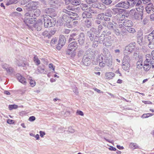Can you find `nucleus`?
I'll use <instances>...</instances> for the list:
<instances>
[{
	"label": "nucleus",
	"mask_w": 154,
	"mask_h": 154,
	"mask_svg": "<svg viewBox=\"0 0 154 154\" xmlns=\"http://www.w3.org/2000/svg\"><path fill=\"white\" fill-rule=\"evenodd\" d=\"M44 26L46 28L54 26L56 23L55 19L48 15H44Z\"/></svg>",
	"instance_id": "obj_1"
},
{
	"label": "nucleus",
	"mask_w": 154,
	"mask_h": 154,
	"mask_svg": "<svg viewBox=\"0 0 154 154\" xmlns=\"http://www.w3.org/2000/svg\"><path fill=\"white\" fill-rule=\"evenodd\" d=\"M146 59L144 63L143 69L145 71L147 72L150 69L151 65H152L150 55V54H146Z\"/></svg>",
	"instance_id": "obj_2"
},
{
	"label": "nucleus",
	"mask_w": 154,
	"mask_h": 154,
	"mask_svg": "<svg viewBox=\"0 0 154 154\" xmlns=\"http://www.w3.org/2000/svg\"><path fill=\"white\" fill-rule=\"evenodd\" d=\"M130 58L128 56H125L124 57L122 60V68L124 70H127L129 69L130 67Z\"/></svg>",
	"instance_id": "obj_3"
},
{
	"label": "nucleus",
	"mask_w": 154,
	"mask_h": 154,
	"mask_svg": "<svg viewBox=\"0 0 154 154\" xmlns=\"http://www.w3.org/2000/svg\"><path fill=\"white\" fill-rule=\"evenodd\" d=\"M143 6L140 5L137 8V11L133 18L135 20H139L140 19H143Z\"/></svg>",
	"instance_id": "obj_4"
},
{
	"label": "nucleus",
	"mask_w": 154,
	"mask_h": 154,
	"mask_svg": "<svg viewBox=\"0 0 154 154\" xmlns=\"http://www.w3.org/2000/svg\"><path fill=\"white\" fill-rule=\"evenodd\" d=\"M24 16L25 17L24 22L27 26L29 24L33 23L35 21V18L30 17L32 16L29 12L26 13Z\"/></svg>",
	"instance_id": "obj_5"
},
{
	"label": "nucleus",
	"mask_w": 154,
	"mask_h": 154,
	"mask_svg": "<svg viewBox=\"0 0 154 154\" xmlns=\"http://www.w3.org/2000/svg\"><path fill=\"white\" fill-rule=\"evenodd\" d=\"M38 2L32 1L26 5L25 6L26 8V10L28 11L35 10L38 8Z\"/></svg>",
	"instance_id": "obj_6"
},
{
	"label": "nucleus",
	"mask_w": 154,
	"mask_h": 154,
	"mask_svg": "<svg viewBox=\"0 0 154 154\" xmlns=\"http://www.w3.org/2000/svg\"><path fill=\"white\" fill-rule=\"evenodd\" d=\"M66 39L64 36L63 35L60 36L57 45L56 47L57 49L58 50L61 49L62 47L64 45Z\"/></svg>",
	"instance_id": "obj_7"
},
{
	"label": "nucleus",
	"mask_w": 154,
	"mask_h": 154,
	"mask_svg": "<svg viewBox=\"0 0 154 154\" xmlns=\"http://www.w3.org/2000/svg\"><path fill=\"white\" fill-rule=\"evenodd\" d=\"M116 6L117 7L128 9L130 6V2L127 1L121 2L118 4Z\"/></svg>",
	"instance_id": "obj_8"
},
{
	"label": "nucleus",
	"mask_w": 154,
	"mask_h": 154,
	"mask_svg": "<svg viewBox=\"0 0 154 154\" xmlns=\"http://www.w3.org/2000/svg\"><path fill=\"white\" fill-rule=\"evenodd\" d=\"M92 13H94V12L93 10L91 9L85 11L82 14V17L84 18H91Z\"/></svg>",
	"instance_id": "obj_9"
},
{
	"label": "nucleus",
	"mask_w": 154,
	"mask_h": 154,
	"mask_svg": "<svg viewBox=\"0 0 154 154\" xmlns=\"http://www.w3.org/2000/svg\"><path fill=\"white\" fill-rule=\"evenodd\" d=\"M115 76L114 73L112 72H106L105 74V78L109 80L112 79Z\"/></svg>",
	"instance_id": "obj_10"
},
{
	"label": "nucleus",
	"mask_w": 154,
	"mask_h": 154,
	"mask_svg": "<svg viewBox=\"0 0 154 154\" xmlns=\"http://www.w3.org/2000/svg\"><path fill=\"white\" fill-rule=\"evenodd\" d=\"M78 47L77 43L76 42H73L69 45L68 48L76 51Z\"/></svg>",
	"instance_id": "obj_11"
},
{
	"label": "nucleus",
	"mask_w": 154,
	"mask_h": 154,
	"mask_svg": "<svg viewBox=\"0 0 154 154\" xmlns=\"http://www.w3.org/2000/svg\"><path fill=\"white\" fill-rule=\"evenodd\" d=\"M148 40L149 42V47L151 49L154 48V38L148 37Z\"/></svg>",
	"instance_id": "obj_12"
},
{
	"label": "nucleus",
	"mask_w": 154,
	"mask_h": 154,
	"mask_svg": "<svg viewBox=\"0 0 154 154\" xmlns=\"http://www.w3.org/2000/svg\"><path fill=\"white\" fill-rule=\"evenodd\" d=\"M76 51L68 48L66 54L72 57H74L76 55Z\"/></svg>",
	"instance_id": "obj_13"
},
{
	"label": "nucleus",
	"mask_w": 154,
	"mask_h": 154,
	"mask_svg": "<svg viewBox=\"0 0 154 154\" xmlns=\"http://www.w3.org/2000/svg\"><path fill=\"white\" fill-rule=\"evenodd\" d=\"M104 17V15L103 14H100L98 15L96 22L98 24H100Z\"/></svg>",
	"instance_id": "obj_14"
},
{
	"label": "nucleus",
	"mask_w": 154,
	"mask_h": 154,
	"mask_svg": "<svg viewBox=\"0 0 154 154\" xmlns=\"http://www.w3.org/2000/svg\"><path fill=\"white\" fill-rule=\"evenodd\" d=\"M123 24L125 27H131L132 26L133 23L131 20H126L123 22Z\"/></svg>",
	"instance_id": "obj_15"
},
{
	"label": "nucleus",
	"mask_w": 154,
	"mask_h": 154,
	"mask_svg": "<svg viewBox=\"0 0 154 154\" xmlns=\"http://www.w3.org/2000/svg\"><path fill=\"white\" fill-rule=\"evenodd\" d=\"M82 62L86 66H88L91 63L90 59L87 56H85L83 57L82 59Z\"/></svg>",
	"instance_id": "obj_16"
},
{
	"label": "nucleus",
	"mask_w": 154,
	"mask_h": 154,
	"mask_svg": "<svg viewBox=\"0 0 154 154\" xmlns=\"http://www.w3.org/2000/svg\"><path fill=\"white\" fill-rule=\"evenodd\" d=\"M17 78L19 81L22 83L26 84V79L20 75H18L17 76Z\"/></svg>",
	"instance_id": "obj_17"
},
{
	"label": "nucleus",
	"mask_w": 154,
	"mask_h": 154,
	"mask_svg": "<svg viewBox=\"0 0 154 154\" xmlns=\"http://www.w3.org/2000/svg\"><path fill=\"white\" fill-rule=\"evenodd\" d=\"M81 8L83 10H88L91 9L92 6L90 5H87L86 4H82L81 5Z\"/></svg>",
	"instance_id": "obj_18"
},
{
	"label": "nucleus",
	"mask_w": 154,
	"mask_h": 154,
	"mask_svg": "<svg viewBox=\"0 0 154 154\" xmlns=\"http://www.w3.org/2000/svg\"><path fill=\"white\" fill-rule=\"evenodd\" d=\"M69 16L70 17H71L73 20H76V18L78 17V15L75 13H74L72 12H69Z\"/></svg>",
	"instance_id": "obj_19"
},
{
	"label": "nucleus",
	"mask_w": 154,
	"mask_h": 154,
	"mask_svg": "<svg viewBox=\"0 0 154 154\" xmlns=\"http://www.w3.org/2000/svg\"><path fill=\"white\" fill-rule=\"evenodd\" d=\"M134 48V47L132 44H129L125 48V49L130 52H132Z\"/></svg>",
	"instance_id": "obj_20"
},
{
	"label": "nucleus",
	"mask_w": 154,
	"mask_h": 154,
	"mask_svg": "<svg viewBox=\"0 0 154 154\" xmlns=\"http://www.w3.org/2000/svg\"><path fill=\"white\" fill-rule=\"evenodd\" d=\"M77 34L75 33H73L70 36V37L69 38V42H70L73 40H75V39H77Z\"/></svg>",
	"instance_id": "obj_21"
},
{
	"label": "nucleus",
	"mask_w": 154,
	"mask_h": 154,
	"mask_svg": "<svg viewBox=\"0 0 154 154\" xmlns=\"http://www.w3.org/2000/svg\"><path fill=\"white\" fill-rule=\"evenodd\" d=\"M33 12H34V14L33 15H32V17H33V16H34V17H38L41 14L40 11L39 9H37V8L34 10Z\"/></svg>",
	"instance_id": "obj_22"
},
{
	"label": "nucleus",
	"mask_w": 154,
	"mask_h": 154,
	"mask_svg": "<svg viewBox=\"0 0 154 154\" xmlns=\"http://www.w3.org/2000/svg\"><path fill=\"white\" fill-rule=\"evenodd\" d=\"M66 18L65 21L66 23L70 24L69 26H72V24L71 23L72 22L73 20L72 19H71V17H70L69 16H67L66 17Z\"/></svg>",
	"instance_id": "obj_23"
},
{
	"label": "nucleus",
	"mask_w": 154,
	"mask_h": 154,
	"mask_svg": "<svg viewBox=\"0 0 154 154\" xmlns=\"http://www.w3.org/2000/svg\"><path fill=\"white\" fill-rule=\"evenodd\" d=\"M112 57L107 58L105 61V63L107 64V65L109 66H111L112 64Z\"/></svg>",
	"instance_id": "obj_24"
},
{
	"label": "nucleus",
	"mask_w": 154,
	"mask_h": 154,
	"mask_svg": "<svg viewBox=\"0 0 154 154\" xmlns=\"http://www.w3.org/2000/svg\"><path fill=\"white\" fill-rule=\"evenodd\" d=\"M33 61L36 65L38 66L40 63V61L36 55H35L33 58Z\"/></svg>",
	"instance_id": "obj_25"
},
{
	"label": "nucleus",
	"mask_w": 154,
	"mask_h": 154,
	"mask_svg": "<svg viewBox=\"0 0 154 154\" xmlns=\"http://www.w3.org/2000/svg\"><path fill=\"white\" fill-rule=\"evenodd\" d=\"M151 60L152 61V68H154V50L152 51L151 55H150Z\"/></svg>",
	"instance_id": "obj_26"
},
{
	"label": "nucleus",
	"mask_w": 154,
	"mask_h": 154,
	"mask_svg": "<svg viewBox=\"0 0 154 154\" xmlns=\"http://www.w3.org/2000/svg\"><path fill=\"white\" fill-rule=\"evenodd\" d=\"M137 68L138 69H141L143 67L142 61L140 60L138 61L137 63Z\"/></svg>",
	"instance_id": "obj_27"
},
{
	"label": "nucleus",
	"mask_w": 154,
	"mask_h": 154,
	"mask_svg": "<svg viewBox=\"0 0 154 154\" xmlns=\"http://www.w3.org/2000/svg\"><path fill=\"white\" fill-rule=\"evenodd\" d=\"M137 8L136 9H132L129 11L128 14L130 15L133 16V17L134 15H135L136 13L137 12Z\"/></svg>",
	"instance_id": "obj_28"
},
{
	"label": "nucleus",
	"mask_w": 154,
	"mask_h": 154,
	"mask_svg": "<svg viewBox=\"0 0 154 154\" xmlns=\"http://www.w3.org/2000/svg\"><path fill=\"white\" fill-rule=\"evenodd\" d=\"M81 3L80 0H73L72 2V5L75 6L80 5Z\"/></svg>",
	"instance_id": "obj_29"
},
{
	"label": "nucleus",
	"mask_w": 154,
	"mask_h": 154,
	"mask_svg": "<svg viewBox=\"0 0 154 154\" xmlns=\"http://www.w3.org/2000/svg\"><path fill=\"white\" fill-rule=\"evenodd\" d=\"M18 107V106L15 104L9 105L8 108L10 110L16 109Z\"/></svg>",
	"instance_id": "obj_30"
},
{
	"label": "nucleus",
	"mask_w": 154,
	"mask_h": 154,
	"mask_svg": "<svg viewBox=\"0 0 154 154\" xmlns=\"http://www.w3.org/2000/svg\"><path fill=\"white\" fill-rule=\"evenodd\" d=\"M101 1L103 3L106 5L110 4L112 2L111 0H101Z\"/></svg>",
	"instance_id": "obj_31"
},
{
	"label": "nucleus",
	"mask_w": 154,
	"mask_h": 154,
	"mask_svg": "<svg viewBox=\"0 0 154 154\" xmlns=\"http://www.w3.org/2000/svg\"><path fill=\"white\" fill-rule=\"evenodd\" d=\"M127 31L130 33H134L136 32L134 29L130 27L127 29Z\"/></svg>",
	"instance_id": "obj_32"
},
{
	"label": "nucleus",
	"mask_w": 154,
	"mask_h": 154,
	"mask_svg": "<svg viewBox=\"0 0 154 154\" xmlns=\"http://www.w3.org/2000/svg\"><path fill=\"white\" fill-rule=\"evenodd\" d=\"M17 0H10L6 4L7 5H10L14 3H16L17 2Z\"/></svg>",
	"instance_id": "obj_33"
},
{
	"label": "nucleus",
	"mask_w": 154,
	"mask_h": 154,
	"mask_svg": "<svg viewBox=\"0 0 154 154\" xmlns=\"http://www.w3.org/2000/svg\"><path fill=\"white\" fill-rule=\"evenodd\" d=\"M97 0H86V2L87 4L90 5L93 3L97 2Z\"/></svg>",
	"instance_id": "obj_34"
},
{
	"label": "nucleus",
	"mask_w": 154,
	"mask_h": 154,
	"mask_svg": "<svg viewBox=\"0 0 154 154\" xmlns=\"http://www.w3.org/2000/svg\"><path fill=\"white\" fill-rule=\"evenodd\" d=\"M30 78L31 79H30V84L32 87H34L35 85V80H32L31 77H30Z\"/></svg>",
	"instance_id": "obj_35"
},
{
	"label": "nucleus",
	"mask_w": 154,
	"mask_h": 154,
	"mask_svg": "<svg viewBox=\"0 0 154 154\" xmlns=\"http://www.w3.org/2000/svg\"><path fill=\"white\" fill-rule=\"evenodd\" d=\"M153 115H154V114H153V113H146V114H144L142 116L143 118H148L149 117L152 116H153Z\"/></svg>",
	"instance_id": "obj_36"
},
{
	"label": "nucleus",
	"mask_w": 154,
	"mask_h": 154,
	"mask_svg": "<svg viewBox=\"0 0 154 154\" xmlns=\"http://www.w3.org/2000/svg\"><path fill=\"white\" fill-rule=\"evenodd\" d=\"M130 146L131 148L134 149H136L137 147V144L134 143H131L130 144Z\"/></svg>",
	"instance_id": "obj_37"
},
{
	"label": "nucleus",
	"mask_w": 154,
	"mask_h": 154,
	"mask_svg": "<svg viewBox=\"0 0 154 154\" xmlns=\"http://www.w3.org/2000/svg\"><path fill=\"white\" fill-rule=\"evenodd\" d=\"M57 39L56 38H53L51 41V46H54L57 43Z\"/></svg>",
	"instance_id": "obj_38"
},
{
	"label": "nucleus",
	"mask_w": 154,
	"mask_h": 154,
	"mask_svg": "<svg viewBox=\"0 0 154 154\" xmlns=\"http://www.w3.org/2000/svg\"><path fill=\"white\" fill-rule=\"evenodd\" d=\"M53 10V9L51 8H47L45 9V12L46 13L50 14L51 13V11Z\"/></svg>",
	"instance_id": "obj_39"
},
{
	"label": "nucleus",
	"mask_w": 154,
	"mask_h": 154,
	"mask_svg": "<svg viewBox=\"0 0 154 154\" xmlns=\"http://www.w3.org/2000/svg\"><path fill=\"white\" fill-rule=\"evenodd\" d=\"M137 0H128V2L131 3V5H134L136 4L137 2Z\"/></svg>",
	"instance_id": "obj_40"
},
{
	"label": "nucleus",
	"mask_w": 154,
	"mask_h": 154,
	"mask_svg": "<svg viewBox=\"0 0 154 154\" xmlns=\"http://www.w3.org/2000/svg\"><path fill=\"white\" fill-rule=\"evenodd\" d=\"M49 67L50 69L52 70L53 71H55V66H53V64L51 63H50L49 65Z\"/></svg>",
	"instance_id": "obj_41"
},
{
	"label": "nucleus",
	"mask_w": 154,
	"mask_h": 154,
	"mask_svg": "<svg viewBox=\"0 0 154 154\" xmlns=\"http://www.w3.org/2000/svg\"><path fill=\"white\" fill-rule=\"evenodd\" d=\"M14 122V121L13 120L8 119L7 120V123L10 124H13Z\"/></svg>",
	"instance_id": "obj_42"
},
{
	"label": "nucleus",
	"mask_w": 154,
	"mask_h": 154,
	"mask_svg": "<svg viewBox=\"0 0 154 154\" xmlns=\"http://www.w3.org/2000/svg\"><path fill=\"white\" fill-rule=\"evenodd\" d=\"M38 70L40 72L42 73L44 72L45 69L42 68L41 66H39L38 68Z\"/></svg>",
	"instance_id": "obj_43"
},
{
	"label": "nucleus",
	"mask_w": 154,
	"mask_h": 154,
	"mask_svg": "<svg viewBox=\"0 0 154 154\" xmlns=\"http://www.w3.org/2000/svg\"><path fill=\"white\" fill-rule=\"evenodd\" d=\"M76 113L77 114L81 115V116H83L84 115V113L83 112L80 110H77L76 112Z\"/></svg>",
	"instance_id": "obj_44"
},
{
	"label": "nucleus",
	"mask_w": 154,
	"mask_h": 154,
	"mask_svg": "<svg viewBox=\"0 0 154 154\" xmlns=\"http://www.w3.org/2000/svg\"><path fill=\"white\" fill-rule=\"evenodd\" d=\"M35 118L34 116H30L29 119V120L31 122L35 120Z\"/></svg>",
	"instance_id": "obj_45"
},
{
	"label": "nucleus",
	"mask_w": 154,
	"mask_h": 154,
	"mask_svg": "<svg viewBox=\"0 0 154 154\" xmlns=\"http://www.w3.org/2000/svg\"><path fill=\"white\" fill-rule=\"evenodd\" d=\"M142 102L145 104H152V103L149 101H142Z\"/></svg>",
	"instance_id": "obj_46"
},
{
	"label": "nucleus",
	"mask_w": 154,
	"mask_h": 154,
	"mask_svg": "<svg viewBox=\"0 0 154 154\" xmlns=\"http://www.w3.org/2000/svg\"><path fill=\"white\" fill-rule=\"evenodd\" d=\"M49 34V32L47 31H45L43 32L42 35L45 36L47 37L48 36V34Z\"/></svg>",
	"instance_id": "obj_47"
},
{
	"label": "nucleus",
	"mask_w": 154,
	"mask_h": 154,
	"mask_svg": "<svg viewBox=\"0 0 154 154\" xmlns=\"http://www.w3.org/2000/svg\"><path fill=\"white\" fill-rule=\"evenodd\" d=\"M151 37L154 38V30L151 33H150L148 37Z\"/></svg>",
	"instance_id": "obj_48"
},
{
	"label": "nucleus",
	"mask_w": 154,
	"mask_h": 154,
	"mask_svg": "<svg viewBox=\"0 0 154 154\" xmlns=\"http://www.w3.org/2000/svg\"><path fill=\"white\" fill-rule=\"evenodd\" d=\"M109 149L111 151H115L116 149L115 147L111 146H110V147L109 148Z\"/></svg>",
	"instance_id": "obj_49"
},
{
	"label": "nucleus",
	"mask_w": 154,
	"mask_h": 154,
	"mask_svg": "<svg viewBox=\"0 0 154 154\" xmlns=\"http://www.w3.org/2000/svg\"><path fill=\"white\" fill-rule=\"evenodd\" d=\"M40 136L41 137H42L45 134V133L44 132L40 131L39 132Z\"/></svg>",
	"instance_id": "obj_50"
},
{
	"label": "nucleus",
	"mask_w": 154,
	"mask_h": 154,
	"mask_svg": "<svg viewBox=\"0 0 154 154\" xmlns=\"http://www.w3.org/2000/svg\"><path fill=\"white\" fill-rule=\"evenodd\" d=\"M115 33L117 35H118L120 34L119 30L118 29H116L115 30Z\"/></svg>",
	"instance_id": "obj_51"
},
{
	"label": "nucleus",
	"mask_w": 154,
	"mask_h": 154,
	"mask_svg": "<svg viewBox=\"0 0 154 154\" xmlns=\"http://www.w3.org/2000/svg\"><path fill=\"white\" fill-rule=\"evenodd\" d=\"M115 73H116L119 74V75L120 76H122V75L121 73L119 71V69H118L115 72Z\"/></svg>",
	"instance_id": "obj_52"
},
{
	"label": "nucleus",
	"mask_w": 154,
	"mask_h": 154,
	"mask_svg": "<svg viewBox=\"0 0 154 154\" xmlns=\"http://www.w3.org/2000/svg\"><path fill=\"white\" fill-rule=\"evenodd\" d=\"M63 12L66 13L68 15H69V12H71L70 11H69L68 10H67L66 9H63Z\"/></svg>",
	"instance_id": "obj_53"
},
{
	"label": "nucleus",
	"mask_w": 154,
	"mask_h": 154,
	"mask_svg": "<svg viewBox=\"0 0 154 154\" xmlns=\"http://www.w3.org/2000/svg\"><path fill=\"white\" fill-rule=\"evenodd\" d=\"M150 18L152 20H154V14H151L150 15Z\"/></svg>",
	"instance_id": "obj_54"
},
{
	"label": "nucleus",
	"mask_w": 154,
	"mask_h": 154,
	"mask_svg": "<svg viewBox=\"0 0 154 154\" xmlns=\"http://www.w3.org/2000/svg\"><path fill=\"white\" fill-rule=\"evenodd\" d=\"M146 12L148 14L150 13V12L151 11V9H150L149 8H148V7H147L146 8Z\"/></svg>",
	"instance_id": "obj_55"
},
{
	"label": "nucleus",
	"mask_w": 154,
	"mask_h": 154,
	"mask_svg": "<svg viewBox=\"0 0 154 154\" xmlns=\"http://www.w3.org/2000/svg\"><path fill=\"white\" fill-rule=\"evenodd\" d=\"M66 4H68L70 3L72 0H64Z\"/></svg>",
	"instance_id": "obj_56"
},
{
	"label": "nucleus",
	"mask_w": 154,
	"mask_h": 154,
	"mask_svg": "<svg viewBox=\"0 0 154 154\" xmlns=\"http://www.w3.org/2000/svg\"><path fill=\"white\" fill-rule=\"evenodd\" d=\"M143 3L144 4H146L149 2L150 1V0H142Z\"/></svg>",
	"instance_id": "obj_57"
},
{
	"label": "nucleus",
	"mask_w": 154,
	"mask_h": 154,
	"mask_svg": "<svg viewBox=\"0 0 154 154\" xmlns=\"http://www.w3.org/2000/svg\"><path fill=\"white\" fill-rule=\"evenodd\" d=\"M67 8L70 10H73V8L71 7L70 6H69L67 7Z\"/></svg>",
	"instance_id": "obj_58"
},
{
	"label": "nucleus",
	"mask_w": 154,
	"mask_h": 154,
	"mask_svg": "<svg viewBox=\"0 0 154 154\" xmlns=\"http://www.w3.org/2000/svg\"><path fill=\"white\" fill-rule=\"evenodd\" d=\"M104 20L105 21H108L110 20V19L108 17H105Z\"/></svg>",
	"instance_id": "obj_59"
},
{
	"label": "nucleus",
	"mask_w": 154,
	"mask_h": 154,
	"mask_svg": "<svg viewBox=\"0 0 154 154\" xmlns=\"http://www.w3.org/2000/svg\"><path fill=\"white\" fill-rule=\"evenodd\" d=\"M122 80H121L120 79H119L118 80L117 82V83L121 84L122 83Z\"/></svg>",
	"instance_id": "obj_60"
},
{
	"label": "nucleus",
	"mask_w": 154,
	"mask_h": 154,
	"mask_svg": "<svg viewBox=\"0 0 154 154\" xmlns=\"http://www.w3.org/2000/svg\"><path fill=\"white\" fill-rule=\"evenodd\" d=\"M16 10L17 11H19V12H21L22 11V8H19V7L17 8Z\"/></svg>",
	"instance_id": "obj_61"
},
{
	"label": "nucleus",
	"mask_w": 154,
	"mask_h": 154,
	"mask_svg": "<svg viewBox=\"0 0 154 154\" xmlns=\"http://www.w3.org/2000/svg\"><path fill=\"white\" fill-rule=\"evenodd\" d=\"M4 94L7 95H10V93L8 91H5L4 92Z\"/></svg>",
	"instance_id": "obj_62"
},
{
	"label": "nucleus",
	"mask_w": 154,
	"mask_h": 154,
	"mask_svg": "<svg viewBox=\"0 0 154 154\" xmlns=\"http://www.w3.org/2000/svg\"><path fill=\"white\" fill-rule=\"evenodd\" d=\"M117 147L119 149H123V147L122 146H121L119 145H117Z\"/></svg>",
	"instance_id": "obj_63"
},
{
	"label": "nucleus",
	"mask_w": 154,
	"mask_h": 154,
	"mask_svg": "<svg viewBox=\"0 0 154 154\" xmlns=\"http://www.w3.org/2000/svg\"><path fill=\"white\" fill-rule=\"evenodd\" d=\"M105 15L106 16H108L110 17H111V16H112V15L110 14H109V13H105Z\"/></svg>",
	"instance_id": "obj_64"
}]
</instances>
